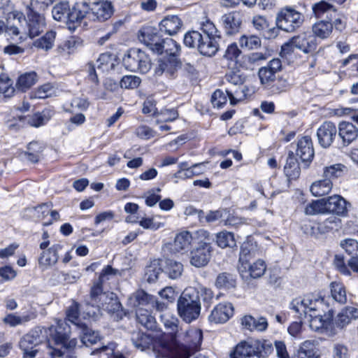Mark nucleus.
Returning <instances> with one entry per match:
<instances>
[{
    "instance_id": "1",
    "label": "nucleus",
    "mask_w": 358,
    "mask_h": 358,
    "mask_svg": "<svg viewBox=\"0 0 358 358\" xmlns=\"http://www.w3.org/2000/svg\"><path fill=\"white\" fill-rule=\"evenodd\" d=\"M289 308L296 317H309L310 328L317 332H323L331 323L334 310L327 300L318 294H309L294 299Z\"/></svg>"
},
{
    "instance_id": "2",
    "label": "nucleus",
    "mask_w": 358,
    "mask_h": 358,
    "mask_svg": "<svg viewBox=\"0 0 358 358\" xmlns=\"http://www.w3.org/2000/svg\"><path fill=\"white\" fill-rule=\"evenodd\" d=\"M50 338L56 345H61L62 350L50 348L47 354L43 358H56L64 357V358H78L75 348L77 345L76 338L69 340L71 328L65 320H57L55 327L48 328Z\"/></svg>"
},
{
    "instance_id": "3",
    "label": "nucleus",
    "mask_w": 358,
    "mask_h": 358,
    "mask_svg": "<svg viewBox=\"0 0 358 358\" xmlns=\"http://www.w3.org/2000/svg\"><path fill=\"white\" fill-rule=\"evenodd\" d=\"M138 39L154 53L164 57L178 58L180 45L171 38H162L157 30L149 27L140 30Z\"/></svg>"
},
{
    "instance_id": "4",
    "label": "nucleus",
    "mask_w": 358,
    "mask_h": 358,
    "mask_svg": "<svg viewBox=\"0 0 358 358\" xmlns=\"http://www.w3.org/2000/svg\"><path fill=\"white\" fill-rule=\"evenodd\" d=\"M273 350V344L267 340L243 341L236 345L230 358H266Z\"/></svg>"
},
{
    "instance_id": "5",
    "label": "nucleus",
    "mask_w": 358,
    "mask_h": 358,
    "mask_svg": "<svg viewBox=\"0 0 358 358\" xmlns=\"http://www.w3.org/2000/svg\"><path fill=\"white\" fill-rule=\"evenodd\" d=\"M201 303L194 287H187L177 301L179 316L186 323L196 320L201 312Z\"/></svg>"
},
{
    "instance_id": "6",
    "label": "nucleus",
    "mask_w": 358,
    "mask_h": 358,
    "mask_svg": "<svg viewBox=\"0 0 358 358\" xmlns=\"http://www.w3.org/2000/svg\"><path fill=\"white\" fill-rule=\"evenodd\" d=\"M50 0H31L27 7V24L28 34L30 38L38 36L44 31L45 22L43 15L39 13L44 10L50 3Z\"/></svg>"
},
{
    "instance_id": "7",
    "label": "nucleus",
    "mask_w": 358,
    "mask_h": 358,
    "mask_svg": "<svg viewBox=\"0 0 358 358\" xmlns=\"http://www.w3.org/2000/svg\"><path fill=\"white\" fill-rule=\"evenodd\" d=\"M317 46V39L310 33L302 32L292 37L281 47L280 54L283 56L290 55L297 49L305 54L313 53Z\"/></svg>"
},
{
    "instance_id": "8",
    "label": "nucleus",
    "mask_w": 358,
    "mask_h": 358,
    "mask_svg": "<svg viewBox=\"0 0 358 358\" xmlns=\"http://www.w3.org/2000/svg\"><path fill=\"white\" fill-rule=\"evenodd\" d=\"M122 63L127 70L141 73H146L151 68L149 57L138 48H131L128 50L123 57Z\"/></svg>"
},
{
    "instance_id": "9",
    "label": "nucleus",
    "mask_w": 358,
    "mask_h": 358,
    "mask_svg": "<svg viewBox=\"0 0 358 358\" xmlns=\"http://www.w3.org/2000/svg\"><path fill=\"white\" fill-rule=\"evenodd\" d=\"M304 22V15L291 7L282 9L277 15L276 25L287 32H293Z\"/></svg>"
},
{
    "instance_id": "10",
    "label": "nucleus",
    "mask_w": 358,
    "mask_h": 358,
    "mask_svg": "<svg viewBox=\"0 0 358 358\" xmlns=\"http://www.w3.org/2000/svg\"><path fill=\"white\" fill-rule=\"evenodd\" d=\"M48 330L43 327H36L28 334L24 335L20 341V348L23 351V358H34L37 350L34 348L43 341L41 336L43 331L47 333Z\"/></svg>"
},
{
    "instance_id": "11",
    "label": "nucleus",
    "mask_w": 358,
    "mask_h": 358,
    "mask_svg": "<svg viewBox=\"0 0 358 358\" xmlns=\"http://www.w3.org/2000/svg\"><path fill=\"white\" fill-rule=\"evenodd\" d=\"M113 13V7L111 2L99 1L91 5L87 18L90 20L103 22L109 19Z\"/></svg>"
},
{
    "instance_id": "12",
    "label": "nucleus",
    "mask_w": 358,
    "mask_h": 358,
    "mask_svg": "<svg viewBox=\"0 0 358 358\" xmlns=\"http://www.w3.org/2000/svg\"><path fill=\"white\" fill-rule=\"evenodd\" d=\"M90 10L88 4L84 2L76 3L71 8L69 6L66 24L70 30H75L84 17L87 18Z\"/></svg>"
},
{
    "instance_id": "13",
    "label": "nucleus",
    "mask_w": 358,
    "mask_h": 358,
    "mask_svg": "<svg viewBox=\"0 0 358 358\" xmlns=\"http://www.w3.org/2000/svg\"><path fill=\"white\" fill-rule=\"evenodd\" d=\"M266 270L264 261L258 259L251 264L250 262L238 266V271L243 278H259L262 277Z\"/></svg>"
},
{
    "instance_id": "14",
    "label": "nucleus",
    "mask_w": 358,
    "mask_h": 358,
    "mask_svg": "<svg viewBox=\"0 0 358 358\" xmlns=\"http://www.w3.org/2000/svg\"><path fill=\"white\" fill-rule=\"evenodd\" d=\"M211 257V246L204 242L191 251L190 264L196 268L206 266Z\"/></svg>"
},
{
    "instance_id": "15",
    "label": "nucleus",
    "mask_w": 358,
    "mask_h": 358,
    "mask_svg": "<svg viewBox=\"0 0 358 358\" xmlns=\"http://www.w3.org/2000/svg\"><path fill=\"white\" fill-rule=\"evenodd\" d=\"M337 134L336 125L329 121L324 122L317 131V136L320 145L323 148H329L333 143Z\"/></svg>"
},
{
    "instance_id": "16",
    "label": "nucleus",
    "mask_w": 358,
    "mask_h": 358,
    "mask_svg": "<svg viewBox=\"0 0 358 358\" xmlns=\"http://www.w3.org/2000/svg\"><path fill=\"white\" fill-rule=\"evenodd\" d=\"M234 315V306L231 303H220L211 311L208 317L210 322L224 323Z\"/></svg>"
},
{
    "instance_id": "17",
    "label": "nucleus",
    "mask_w": 358,
    "mask_h": 358,
    "mask_svg": "<svg viewBox=\"0 0 358 358\" xmlns=\"http://www.w3.org/2000/svg\"><path fill=\"white\" fill-rule=\"evenodd\" d=\"M327 213H332L345 217L348 215V206H350L343 197L334 194L326 199Z\"/></svg>"
},
{
    "instance_id": "18",
    "label": "nucleus",
    "mask_w": 358,
    "mask_h": 358,
    "mask_svg": "<svg viewBox=\"0 0 358 358\" xmlns=\"http://www.w3.org/2000/svg\"><path fill=\"white\" fill-rule=\"evenodd\" d=\"M179 66L180 62L178 58L162 57L158 60L157 66L155 69V74L157 76L163 74L168 77L173 76Z\"/></svg>"
},
{
    "instance_id": "19",
    "label": "nucleus",
    "mask_w": 358,
    "mask_h": 358,
    "mask_svg": "<svg viewBox=\"0 0 358 358\" xmlns=\"http://www.w3.org/2000/svg\"><path fill=\"white\" fill-rule=\"evenodd\" d=\"M337 131L345 145H348L358 137V128L349 122H340Z\"/></svg>"
},
{
    "instance_id": "20",
    "label": "nucleus",
    "mask_w": 358,
    "mask_h": 358,
    "mask_svg": "<svg viewBox=\"0 0 358 358\" xmlns=\"http://www.w3.org/2000/svg\"><path fill=\"white\" fill-rule=\"evenodd\" d=\"M296 155L303 162H311L314 157L312 139L308 136H303L297 143Z\"/></svg>"
},
{
    "instance_id": "21",
    "label": "nucleus",
    "mask_w": 358,
    "mask_h": 358,
    "mask_svg": "<svg viewBox=\"0 0 358 358\" xmlns=\"http://www.w3.org/2000/svg\"><path fill=\"white\" fill-rule=\"evenodd\" d=\"M62 249L60 244H55L43 251L38 259V264L43 269L55 265L58 261V252Z\"/></svg>"
},
{
    "instance_id": "22",
    "label": "nucleus",
    "mask_w": 358,
    "mask_h": 358,
    "mask_svg": "<svg viewBox=\"0 0 358 358\" xmlns=\"http://www.w3.org/2000/svg\"><path fill=\"white\" fill-rule=\"evenodd\" d=\"M192 241L193 236L190 232L187 231L180 232L175 237L172 250L174 252L185 253L189 250Z\"/></svg>"
},
{
    "instance_id": "23",
    "label": "nucleus",
    "mask_w": 358,
    "mask_h": 358,
    "mask_svg": "<svg viewBox=\"0 0 358 358\" xmlns=\"http://www.w3.org/2000/svg\"><path fill=\"white\" fill-rule=\"evenodd\" d=\"M319 349L313 341L303 342L292 358H320Z\"/></svg>"
},
{
    "instance_id": "24",
    "label": "nucleus",
    "mask_w": 358,
    "mask_h": 358,
    "mask_svg": "<svg viewBox=\"0 0 358 358\" xmlns=\"http://www.w3.org/2000/svg\"><path fill=\"white\" fill-rule=\"evenodd\" d=\"M358 319V307L347 306L336 316L335 324L339 328L348 325L352 320Z\"/></svg>"
},
{
    "instance_id": "25",
    "label": "nucleus",
    "mask_w": 358,
    "mask_h": 358,
    "mask_svg": "<svg viewBox=\"0 0 358 358\" xmlns=\"http://www.w3.org/2000/svg\"><path fill=\"white\" fill-rule=\"evenodd\" d=\"M224 31L227 35L236 34L240 29L241 20L238 13H229L222 17Z\"/></svg>"
},
{
    "instance_id": "26",
    "label": "nucleus",
    "mask_w": 358,
    "mask_h": 358,
    "mask_svg": "<svg viewBox=\"0 0 358 358\" xmlns=\"http://www.w3.org/2000/svg\"><path fill=\"white\" fill-rule=\"evenodd\" d=\"M6 125L12 131H17L27 126L26 118L25 115L22 114V110L21 109L12 110L8 116Z\"/></svg>"
},
{
    "instance_id": "27",
    "label": "nucleus",
    "mask_w": 358,
    "mask_h": 358,
    "mask_svg": "<svg viewBox=\"0 0 358 358\" xmlns=\"http://www.w3.org/2000/svg\"><path fill=\"white\" fill-rule=\"evenodd\" d=\"M182 21L177 15H168L159 23V31L169 35L176 34L181 28Z\"/></svg>"
},
{
    "instance_id": "28",
    "label": "nucleus",
    "mask_w": 358,
    "mask_h": 358,
    "mask_svg": "<svg viewBox=\"0 0 358 358\" xmlns=\"http://www.w3.org/2000/svg\"><path fill=\"white\" fill-rule=\"evenodd\" d=\"M313 36L321 40L329 38L333 32V25L330 20H320L312 26Z\"/></svg>"
},
{
    "instance_id": "29",
    "label": "nucleus",
    "mask_w": 358,
    "mask_h": 358,
    "mask_svg": "<svg viewBox=\"0 0 358 358\" xmlns=\"http://www.w3.org/2000/svg\"><path fill=\"white\" fill-rule=\"evenodd\" d=\"M102 283V282L99 280L94 284L90 291V301L87 302V305L91 306L94 309L100 307L101 301H106L109 294L103 292Z\"/></svg>"
},
{
    "instance_id": "30",
    "label": "nucleus",
    "mask_w": 358,
    "mask_h": 358,
    "mask_svg": "<svg viewBox=\"0 0 358 358\" xmlns=\"http://www.w3.org/2000/svg\"><path fill=\"white\" fill-rule=\"evenodd\" d=\"M220 40L219 38L202 36V41L200 42L197 50L203 55L212 57L215 55L219 49Z\"/></svg>"
},
{
    "instance_id": "31",
    "label": "nucleus",
    "mask_w": 358,
    "mask_h": 358,
    "mask_svg": "<svg viewBox=\"0 0 358 358\" xmlns=\"http://www.w3.org/2000/svg\"><path fill=\"white\" fill-rule=\"evenodd\" d=\"M312 10L316 18H322L326 16L329 20H331V16L329 17V14L337 12L336 7L326 0H322L313 3L312 5Z\"/></svg>"
},
{
    "instance_id": "32",
    "label": "nucleus",
    "mask_w": 358,
    "mask_h": 358,
    "mask_svg": "<svg viewBox=\"0 0 358 358\" xmlns=\"http://www.w3.org/2000/svg\"><path fill=\"white\" fill-rule=\"evenodd\" d=\"M136 315L137 322L147 329L152 331L157 328V321L148 310L138 308Z\"/></svg>"
},
{
    "instance_id": "33",
    "label": "nucleus",
    "mask_w": 358,
    "mask_h": 358,
    "mask_svg": "<svg viewBox=\"0 0 358 358\" xmlns=\"http://www.w3.org/2000/svg\"><path fill=\"white\" fill-rule=\"evenodd\" d=\"M150 303H153V296L143 289L136 291L128 299V305L132 308H138Z\"/></svg>"
},
{
    "instance_id": "34",
    "label": "nucleus",
    "mask_w": 358,
    "mask_h": 358,
    "mask_svg": "<svg viewBox=\"0 0 358 358\" xmlns=\"http://www.w3.org/2000/svg\"><path fill=\"white\" fill-rule=\"evenodd\" d=\"M131 341L135 348L144 351L152 345L153 337L140 331H135L131 335Z\"/></svg>"
},
{
    "instance_id": "35",
    "label": "nucleus",
    "mask_w": 358,
    "mask_h": 358,
    "mask_svg": "<svg viewBox=\"0 0 358 358\" xmlns=\"http://www.w3.org/2000/svg\"><path fill=\"white\" fill-rule=\"evenodd\" d=\"M332 187V181L323 178V179L313 182L310 187V191L314 196H322L328 194Z\"/></svg>"
},
{
    "instance_id": "36",
    "label": "nucleus",
    "mask_w": 358,
    "mask_h": 358,
    "mask_svg": "<svg viewBox=\"0 0 358 358\" xmlns=\"http://www.w3.org/2000/svg\"><path fill=\"white\" fill-rule=\"evenodd\" d=\"M35 317L36 315L33 313L22 315V316H19L13 313H9L3 318V322L11 327H15L28 322Z\"/></svg>"
},
{
    "instance_id": "37",
    "label": "nucleus",
    "mask_w": 358,
    "mask_h": 358,
    "mask_svg": "<svg viewBox=\"0 0 358 358\" xmlns=\"http://www.w3.org/2000/svg\"><path fill=\"white\" fill-rule=\"evenodd\" d=\"M216 243L221 248H234L236 245L234 234L232 232L223 230L215 235Z\"/></svg>"
},
{
    "instance_id": "38",
    "label": "nucleus",
    "mask_w": 358,
    "mask_h": 358,
    "mask_svg": "<svg viewBox=\"0 0 358 358\" xmlns=\"http://www.w3.org/2000/svg\"><path fill=\"white\" fill-rule=\"evenodd\" d=\"M331 295L332 299L340 304L347 302V296L345 286L340 282H332L330 284Z\"/></svg>"
},
{
    "instance_id": "39",
    "label": "nucleus",
    "mask_w": 358,
    "mask_h": 358,
    "mask_svg": "<svg viewBox=\"0 0 358 358\" xmlns=\"http://www.w3.org/2000/svg\"><path fill=\"white\" fill-rule=\"evenodd\" d=\"M246 89L243 85L236 87H227L226 93L229 96L231 105H236L238 102L244 100L246 97Z\"/></svg>"
},
{
    "instance_id": "40",
    "label": "nucleus",
    "mask_w": 358,
    "mask_h": 358,
    "mask_svg": "<svg viewBox=\"0 0 358 358\" xmlns=\"http://www.w3.org/2000/svg\"><path fill=\"white\" fill-rule=\"evenodd\" d=\"M299 171L300 168L296 158L293 152H289L284 167L286 176L290 178H295L299 176Z\"/></svg>"
},
{
    "instance_id": "41",
    "label": "nucleus",
    "mask_w": 358,
    "mask_h": 358,
    "mask_svg": "<svg viewBox=\"0 0 358 358\" xmlns=\"http://www.w3.org/2000/svg\"><path fill=\"white\" fill-rule=\"evenodd\" d=\"M346 171V167L342 164H336L325 166L323 170L322 176L330 181L341 178Z\"/></svg>"
},
{
    "instance_id": "42",
    "label": "nucleus",
    "mask_w": 358,
    "mask_h": 358,
    "mask_svg": "<svg viewBox=\"0 0 358 358\" xmlns=\"http://www.w3.org/2000/svg\"><path fill=\"white\" fill-rule=\"evenodd\" d=\"M37 80V76L35 72H29L19 76L16 87L17 90L25 92L33 86Z\"/></svg>"
},
{
    "instance_id": "43",
    "label": "nucleus",
    "mask_w": 358,
    "mask_h": 358,
    "mask_svg": "<svg viewBox=\"0 0 358 358\" xmlns=\"http://www.w3.org/2000/svg\"><path fill=\"white\" fill-rule=\"evenodd\" d=\"M116 344L110 343L107 345H103L101 348H96L92 352V355H100L103 358H125L118 352H115Z\"/></svg>"
},
{
    "instance_id": "44",
    "label": "nucleus",
    "mask_w": 358,
    "mask_h": 358,
    "mask_svg": "<svg viewBox=\"0 0 358 358\" xmlns=\"http://www.w3.org/2000/svg\"><path fill=\"white\" fill-rule=\"evenodd\" d=\"M183 271V265L173 259H167L164 267V272L171 279H177L181 276Z\"/></svg>"
},
{
    "instance_id": "45",
    "label": "nucleus",
    "mask_w": 358,
    "mask_h": 358,
    "mask_svg": "<svg viewBox=\"0 0 358 358\" xmlns=\"http://www.w3.org/2000/svg\"><path fill=\"white\" fill-rule=\"evenodd\" d=\"M59 92L57 87L52 83H45L34 92V97L36 99H45L57 96Z\"/></svg>"
},
{
    "instance_id": "46",
    "label": "nucleus",
    "mask_w": 358,
    "mask_h": 358,
    "mask_svg": "<svg viewBox=\"0 0 358 358\" xmlns=\"http://www.w3.org/2000/svg\"><path fill=\"white\" fill-rule=\"evenodd\" d=\"M305 213L309 215L327 213L326 199L315 200L308 204Z\"/></svg>"
},
{
    "instance_id": "47",
    "label": "nucleus",
    "mask_w": 358,
    "mask_h": 358,
    "mask_svg": "<svg viewBox=\"0 0 358 358\" xmlns=\"http://www.w3.org/2000/svg\"><path fill=\"white\" fill-rule=\"evenodd\" d=\"M121 308V303L117 300V296L113 293L108 295L106 301H101L100 307H97L95 310H99L103 309L108 313H115Z\"/></svg>"
},
{
    "instance_id": "48",
    "label": "nucleus",
    "mask_w": 358,
    "mask_h": 358,
    "mask_svg": "<svg viewBox=\"0 0 358 358\" xmlns=\"http://www.w3.org/2000/svg\"><path fill=\"white\" fill-rule=\"evenodd\" d=\"M55 36V31H47L43 36L34 41V45L40 49L49 50L53 47Z\"/></svg>"
},
{
    "instance_id": "49",
    "label": "nucleus",
    "mask_w": 358,
    "mask_h": 358,
    "mask_svg": "<svg viewBox=\"0 0 358 358\" xmlns=\"http://www.w3.org/2000/svg\"><path fill=\"white\" fill-rule=\"evenodd\" d=\"M68 12H69V3L60 2L52 8V17L57 21L64 22L66 24Z\"/></svg>"
},
{
    "instance_id": "50",
    "label": "nucleus",
    "mask_w": 358,
    "mask_h": 358,
    "mask_svg": "<svg viewBox=\"0 0 358 358\" xmlns=\"http://www.w3.org/2000/svg\"><path fill=\"white\" fill-rule=\"evenodd\" d=\"M235 277L229 273L224 272L219 274L215 281V285L218 288L229 289L236 287Z\"/></svg>"
},
{
    "instance_id": "51",
    "label": "nucleus",
    "mask_w": 358,
    "mask_h": 358,
    "mask_svg": "<svg viewBox=\"0 0 358 358\" xmlns=\"http://www.w3.org/2000/svg\"><path fill=\"white\" fill-rule=\"evenodd\" d=\"M80 334L81 341L85 345L94 344L99 341L101 338L98 331H93L86 324L81 325Z\"/></svg>"
},
{
    "instance_id": "52",
    "label": "nucleus",
    "mask_w": 358,
    "mask_h": 358,
    "mask_svg": "<svg viewBox=\"0 0 358 358\" xmlns=\"http://www.w3.org/2000/svg\"><path fill=\"white\" fill-rule=\"evenodd\" d=\"M238 42L240 46L246 50L257 49L262 45L259 37L256 35H242Z\"/></svg>"
},
{
    "instance_id": "53",
    "label": "nucleus",
    "mask_w": 358,
    "mask_h": 358,
    "mask_svg": "<svg viewBox=\"0 0 358 358\" xmlns=\"http://www.w3.org/2000/svg\"><path fill=\"white\" fill-rule=\"evenodd\" d=\"M200 29L203 32V36L219 39L221 38L220 32L218 31L215 24L209 19H205V20L200 23Z\"/></svg>"
},
{
    "instance_id": "54",
    "label": "nucleus",
    "mask_w": 358,
    "mask_h": 358,
    "mask_svg": "<svg viewBox=\"0 0 358 358\" xmlns=\"http://www.w3.org/2000/svg\"><path fill=\"white\" fill-rule=\"evenodd\" d=\"M80 45L81 41L80 38L71 37L58 47V51L63 55H70Z\"/></svg>"
},
{
    "instance_id": "55",
    "label": "nucleus",
    "mask_w": 358,
    "mask_h": 358,
    "mask_svg": "<svg viewBox=\"0 0 358 358\" xmlns=\"http://www.w3.org/2000/svg\"><path fill=\"white\" fill-rule=\"evenodd\" d=\"M255 248V245L249 241L244 242L241 245L239 255V265L250 262L253 256Z\"/></svg>"
},
{
    "instance_id": "56",
    "label": "nucleus",
    "mask_w": 358,
    "mask_h": 358,
    "mask_svg": "<svg viewBox=\"0 0 358 358\" xmlns=\"http://www.w3.org/2000/svg\"><path fill=\"white\" fill-rule=\"evenodd\" d=\"M202 36L199 31H191L184 36V44L189 48H198L199 43L202 41Z\"/></svg>"
},
{
    "instance_id": "57",
    "label": "nucleus",
    "mask_w": 358,
    "mask_h": 358,
    "mask_svg": "<svg viewBox=\"0 0 358 358\" xmlns=\"http://www.w3.org/2000/svg\"><path fill=\"white\" fill-rule=\"evenodd\" d=\"M78 304L73 303L66 310V319L71 322L76 328L81 329V325L85 324L80 322L79 320Z\"/></svg>"
},
{
    "instance_id": "58",
    "label": "nucleus",
    "mask_w": 358,
    "mask_h": 358,
    "mask_svg": "<svg viewBox=\"0 0 358 358\" xmlns=\"http://www.w3.org/2000/svg\"><path fill=\"white\" fill-rule=\"evenodd\" d=\"M341 220L334 216H331L326 219L322 223L318 224L317 229L321 233L324 234L334 228L341 226Z\"/></svg>"
},
{
    "instance_id": "59",
    "label": "nucleus",
    "mask_w": 358,
    "mask_h": 358,
    "mask_svg": "<svg viewBox=\"0 0 358 358\" xmlns=\"http://www.w3.org/2000/svg\"><path fill=\"white\" fill-rule=\"evenodd\" d=\"M162 271V270L158 262H154L151 263L145 269V276L146 280L150 283L155 282L158 279Z\"/></svg>"
},
{
    "instance_id": "60",
    "label": "nucleus",
    "mask_w": 358,
    "mask_h": 358,
    "mask_svg": "<svg viewBox=\"0 0 358 358\" xmlns=\"http://www.w3.org/2000/svg\"><path fill=\"white\" fill-rule=\"evenodd\" d=\"M15 92L13 87V81L5 75L0 76V94H3L5 97H11Z\"/></svg>"
},
{
    "instance_id": "61",
    "label": "nucleus",
    "mask_w": 358,
    "mask_h": 358,
    "mask_svg": "<svg viewBox=\"0 0 358 358\" xmlns=\"http://www.w3.org/2000/svg\"><path fill=\"white\" fill-rule=\"evenodd\" d=\"M204 166V162L194 164L190 166L189 169L185 170L183 171H178L175 173V178H178L181 179L190 178L194 176H198L199 174L203 173V170L197 171V168H200Z\"/></svg>"
},
{
    "instance_id": "62",
    "label": "nucleus",
    "mask_w": 358,
    "mask_h": 358,
    "mask_svg": "<svg viewBox=\"0 0 358 358\" xmlns=\"http://www.w3.org/2000/svg\"><path fill=\"white\" fill-rule=\"evenodd\" d=\"M157 120H156L157 124L164 122H173L178 117V113L177 110L174 108L171 109H163L157 115Z\"/></svg>"
},
{
    "instance_id": "63",
    "label": "nucleus",
    "mask_w": 358,
    "mask_h": 358,
    "mask_svg": "<svg viewBox=\"0 0 358 358\" xmlns=\"http://www.w3.org/2000/svg\"><path fill=\"white\" fill-rule=\"evenodd\" d=\"M229 96H227L226 91L218 89L216 90L211 96V103L214 108H221L227 102Z\"/></svg>"
},
{
    "instance_id": "64",
    "label": "nucleus",
    "mask_w": 358,
    "mask_h": 358,
    "mask_svg": "<svg viewBox=\"0 0 358 358\" xmlns=\"http://www.w3.org/2000/svg\"><path fill=\"white\" fill-rule=\"evenodd\" d=\"M340 245L350 256L358 255V242L355 239H345L341 242Z\"/></svg>"
}]
</instances>
